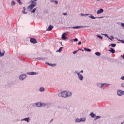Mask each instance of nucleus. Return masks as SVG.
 <instances>
[{
	"instance_id": "1",
	"label": "nucleus",
	"mask_w": 124,
	"mask_h": 124,
	"mask_svg": "<svg viewBox=\"0 0 124 124\" xmlns=\"http://www.w3.org/2000/svg\"><path fill=\"white\" fill-rule=\"evenodd\" d=\"M72 93L70 92L63 91L62 92V96L63 98H67L71 96Z\"/></svg>"
},
{
	"instance_id": "2",
	"label": "nucleus",
	"mask_w": 124,
	"mask_h": 124,
	"mask_svg": "<svg viewBox=\"0 0 124 124\" xmlns=\"http://www.w3.org/2000/svg\"><path fill=\"white\" fill-rule=\"evenodd\" d=\"M117 94L118 95L121 96L122 95L124 94V91L120 90L117 91Z\"/></svg>"
},
{
	"instance_id": "3",
	"label": "nucleus",
	"mask_w": 124,
	"mask_h": 124,
	"mask_svg": "<svg viewBox=\"0 0 124 124\" xmlns=\"http://www.w3.org/2000/svg\"><path fill=\"white\" fill-rule=\"evenodd\" d=\"M36 6V3H32L29 5V6L28 7V8L30 10H32L35 6Z\"/></svg>"
},
{
	"instance_id": "4",
	"label": "nucleus",
	"mask_w": 124,
	"mask_h": 124,
	"mask_svg": "<svg viewBox=\"0 0 124 124\" xmlns=\"http://www.w3.org/2000/svg\"><path fill=\"white\" fill-rule=\"evenodd\" d=\"M30 42L32 44H36L37 43L36 40L34 38H31Z\"/></svg>"
},
{
	"instance_id": "5",
	"label": "nucleus",
	"mask_w": 124,
	"mask_h": 124,
	"mask_svg": "<svg viewBox=\"0 0 124 124\" xmlns=\"http://www.w3.org/2000/svg\"><path fill=\"white\" fill-rule=\"evenodd\" d=\"M67 33L66 32L63 33L62 35V40H65L66 39V37L65 36L66 35Z\"/></svg>"
},
{
	"instance_id": "6",
	"label": "nucleus",
	"mask_w": 124,
	"mask_h": 124,
	"mask_svg": "<svg viewBox=\"0 0 124 124\" xmlns=\"http://www.w3.org/2000/svg\"><path fill=\"white\" fill-rule=\"evenodd\" d=\"M77 74H78V77L79 79L80 80H82L83 78L82 75L81 74H80L79 73H78Z\"/></svg>"
},
{
	"instance_id": "7",
	"label": "nucleus",
	"mask_w": 124,
	"mask_h": 124,
	"mask_svg": "<svg viewBox=\"0 0 124 124\" xmlns=\"http://www.w3.org/2000/svg\"><path fill=\"white\" fill-rule=\"evenodd\" d=\"M26 75H21L19 76V79L20 80H23L26 78Z\"/></svg>"
},
{
	"instance_id": "8",
	"label": "nucleus",
	"mask_w": 124,
	"mask_h": 124,
	"mask_svg": "<svg viewBox=\"0 0 124 124\" xmlns=\"http://www.w3.org/2000/svg\"><path fill=\"white\" fill-rule=\"evenodd\" d=\"M104 12V10L103 9H100L97 11V15L103 13Z\"/></svg>"
},
{
	"instance_id": "9",
	"label": "nucleus",
	"mask_w": 124,
	"mask_h": 124,
	"mask_svg": "<svg viewBox=\"0 0 124 124\" xmlns=\"http://www.w3.org/2000/svg\"><path fill=\"white\" fill-rule=\"evenodd\" d=\"M29 75H38V73L34 72H31L29 73Z\"/></svg>"
},
{
	"instance_id": "10",
	"label": "nucleus",
	"mask_w": 124,
	"mask_h": 124,
	"mask_svg": "<svg viewBox=\"0 0 124 124\" xmlns=\"http://www.w3.org/2000/svg\"><path fill=\"white\" fill-rule=\"evenodd\" d=\"M53 28V26L51 25H49L46 31H51L52 29Z\"/></svg>"
},
{
	"instance_id": "11",
	"label": "nucleus",
	"mask_w": 124,
	"mask_h": 124,
	"mask_svg": "<svg viewBox=\"0 0 124 124\" xmlns=\"http://www.w3.org/2000/svg\"><path fill=\"white\" fill-rule=\"evenodd\" d=\"M35 105L37 107H42V103H40V102H38V103H36Z\"/></svg>"
},
{
	"instance_id": "12",
	"label": "nucleus",
	"mask_w": 124,
	"mask_h": 124,
	"mask_svg": "<svg viewBox=\"0 0 124 124\" xmlns=\"http://www.w3.org/2000/svg\"><path fill=\"white\" fill-rule=\"evenodd\" d=\"M110 53H112V54H114L115 53V50L112 48H110L109 51Z\"/></svg>"
},
{
	"instance_id": "13",
	"label": "nucleus",
	"mask_w": 124,
	"mask_h": 124,
	"mask_svg": "<svg viewBox=\"0 0 124 124\" xmlns=\"http://www.w3.org/2000/svg\"><path fill=\"white\" fill-rule=\"evenodd\" d=\"M85 26H76V27H72L73 29H79V28H83V27H85Z\"/></svg>"
},
{
	"instance_id": "14",
	"label": "nucleus",
	"mask_w": 124,
	"mask_h": 124,
	"mask_svg": "<svg viewBox=\"0 0 124 124\" xmlns=\"http://www.w3.org/2000/svg\"><path fill=\"white\" fill-rule=\"evenodd\" d=\"M90 115L92 118H95L96 117L95 114H94L93 112H91Z\"/></svg>"
},
{
	"instance_id": "15",
	"label": "nucleus",
	"mask_w": 124,
	"mask_h": 124,
	"mask_svg": "<svg viewBox=\"0 0 124 124\" xmlns=\"http://www.w3.org/2000/svg\"><path fill=\"white\" fill-rule=\"evenodd\" d=\"M116 45L115 44H110L109 45V47L111 46L112 47H115L116 46Z\"/></svg>"
},
{
	"instance_id": "16",
	"label": "nucleus",
	"mask_w": 124,
	"mask_h": 124,
	"mask_svg": "<svg viewBox=\"0 0 124 124\" xmlns=\"http://www.w3.org/2000/svg\"><path fill=\"white\" fill-rule=\"evenodd\" d=\"M5 52H4V50H3V52L2 53H1V51L0 50V57H2L3 56V55H4V53Z\"/></svg>"
},
{
	"instance_id": "17",
	"label": "nucleus",
	"mask_w": 124,
	"mask_h": 124,
	"mask_svg": "<svg viewBox=\"0 0 124 124\" xmlns=\"http://www.w3.org/2000/svg\"><path fill=\"white\" fill-rule=\"evenodd\" d=\"M84 50L86 51L90 52H91L92 51L91 49L87 48H85Z\"/></svg>"
},
{
	"instance_id": "18",
	"label": "nucleus",
	"mask_w": 124,
	"mask_h": 124,
	"mask_svg": "<svg viewBox=\"0 0 124 124\" xmlns=\"http://www.w3.org/2000/svg\"><path fill=\"white\" fill-rule=\"evenodd\" d=\"M95 54L97 56H100L101 55V53L99 52H95Z\"/></svg>"
},
{
	"instance_id": "19",
	"label": "nucleus",
	"mask_w": 124,
	"mask_h": 124,
	"mask_svg": "<svg viewBox=\"0 0 124 124\" xmlns=\"http://www.w3.org/2000/svg\"><path fill=\"white\" fill-rule=\"evenodd\" d=\"M24 121H27L28 123H29V118H26L23 119Z\"/></svg>"
},
{
	"instance_id": "20",
	"label": "nucleus",
	"mask_w": 124,
	"mask_h": 124,
	"mask_svg": "<svg viewBox=\"0 0 124 124\" xmlns=\"http://www.w3.org/2000/svg\"><path fill=\"white\" fill-rule=\"evenodd\" d=\"M44 90H45V89L43 87H41L40 88V91L41 92H44Z\"/></svg>"
},
{
	"instance_id": "21",
	"label": "nucleus",
	"mask_w": 124,
	"mask_h": 124,
	"mask_svg": "<svg viewBox=\"0 0 124 124\" xmlns=\"http://www.w3.org/2000/svg\"><path fill=\"white\" fill-rule=\"evenodd\" d=\"M81 118L80 119H77L76 120V122H81Z\"/></svg>"
},
{
	"instance_id": "22",
	"label": "nucleus",
	"mask_w": 124,
	"mask_h": 124,
	"mask_svg": "<svg viewBox=\"0 0 124 124\" xmlns=\"http://www.w3.org/2000/svg\"><path fill=\"white\" fill-rule=\"evenodd\" d=\"M38 0H31V3L32 4H34V3H36V1H37Z\"/></svg>"
},
{
	"instance_id": "23",
	"label": "nucleus",
	"mask_w": 124,
	"mask_h": 124,
	"mask_svg": "<svg viewBox=\"0 0 124 124\" xmlns=\"http://www.w3.org/2000/svg\"><path fill=\"white\" fill-rule=\"evenodd\" d=\"M36 8H34L33 9V10H32V11H31V13H34L36 11Z\"/></svg>"
},
{
	"instance_id": "24",
	"label": "nucleus",
	"mask_w": 124,
	"mask_h": 124,
	"mask_svg": "<svg viewBox=\"0 0 124 124\" xmlns=\"http://www.w3.org/2000/svg\"><path fill=\"white\" fill-rule=\"evenodd\" d=\"M62 47H61L58 50H57V52H61L62 50Z\"/></svg>"
},
{
	"instance_id": "25",
	"label": "nucleus",
	"mask_w": 124,
	"mask_h": 124,
	"mask_svg": "<svg viewBox=\"0 0 124 124\" xmlns=\"http://www.w3.org/2000/svg\"><path fill=\"white\" fill-rule=\"evenodd\" d=\"M11 4L13 6L16 5V3H15V1H12Z\"/></svg>"
},
{
	"instance_id": "26",
	"label": "nucleus",
	"mask_w": 124,
	"mask_h": 124,
	"mask_svg": "<svg viewBox=\"0 0 124 124\" xmlns=\"http://www.w3.org/2000/svg\"><path fill=\"white\" fill-rule=\"evenodd\" d=\"M85 120H86L85 118H81V122H84V121H85Z\"/></svg>"
},
{
	"instance_id": "27",
	"label": "nucleus",
	"mask_w": 124,
	"mask_h": 124,
	"mask_svg": "<svg viewBox=\"0 0 124 124\" xmlns=\"http://www.w3.org/2000/svg\"><path fill=\"white\" fill-rule=\"evenodd\" d=\"M25 8L24 7V10H23V11H22V13H23V14H24V15L27 14V12H25Z\"/></svg>"
},
{
	"instance_id": "28",
	"label": "nucleus",
	"mask_w": 124,
	"mask_h": 124,
	"mask_svg": "<svg viewBox=\"0 0 124 124\" xmlns=\"http://www.w3.org/2000/svg\"><path fill=\"white\" fill-rule=\"evenodd\" d=\"M90 18H91L92 19H95V17L94 16H92V15L90 16Z\"/></svg>"
},
{
	"instance_id": "29",
	"label": "nucleus",
	"mask_w": 124,
	"mask_h": 124,
	"mask_svg": "<svg viewBox=\"0 0 124 124\" xmlns=\"http://www.w3.org/2000/svg\"><path fill=\"white\" fill-rule=\"evenodd\" d=\"M18 3L20 5H22V2H21V0H16Z\"/></svg>"
},
{
	"instance_id": "30",
	"label": "nucleus",
	"mask_w": 124,
	"mask_h": 124,
	"mask_svg": "<svg viewBox=\"0 0 124 124\" xmlns=\"http://www.w3.org/2000/svg\"><path fill=\"white\" fill-rule=\"evenodd\" d=\"M98 37L100 39H103V37L100 35H97Z\"/></svg>"
},
{
	"instance_id": "31",
	"label": "nucleus",
	"mask_w": 124,
	"mask_h": 124,
	"mask_svg": "<svg viewBox=\"0 0 124 124\" xmlns=\"http://www.w3.org/2000/svg\"><path fill=\"white\" fill-rule=\"evenodd\" d=\"M119 41H120L121 43L124 44V40H119Z\"/></svg>"
},
{
	"instance_id": "32",
	"label": "nucleus",
	"mask_w": 124,
	"mask_h": 124,
	"mask_svg": "<svg viewBox=\"0 0 124 124\" xmlns=\"http://www.w3.org/2000/svg\"><path fill=\"white\" fill-rule=\"evenodd\" d=\"M78 50H76L73 52V54H75L78 52Z\"/></svg>"
},
{
	"instance_id": "33",
	"label": "nucleus",
	"mask_w": 124,
	"mask_h": 124,
	"mask_svg": "<svg viewBox=\"0 0 124 124\" xmlns=\"http://www.w3.org/2000/svg\"><path fill=\"white\" fill-rule=\"evenodd\" d=\"M100 118V116H97L96 117V118H95V120H97V119H99V118Z\"/></svg>"
},
{
	"instance_id": "34",
	"label": "nucleus",
	"mask_w": 124,
	"mask_h": 124,
	"mask_svg": "<svg viewBox=\"0 0 124 124\" xmlns=\"http://www.w3.org/2000/svg\"><path fill=\"white\" fill-rule=\"evenodd\" d=\"M81 16H88V14H86V15H83V14H80Z\"/></svg>"
},
{
	"instance_id": "35",
	"label": "nucleus",
	"mask_w": 124,
	"mask_h": 124,
	"mask_svg": "<svg viewBox=\"0 0 124 124\" xmlns=\"http://www.w3.org/2000/svg\"><path fill=\"white\" fill-rule=\"evenodd\" d=\"M73 41H74L75 42H77V41H78V39L77 38H75V39H73Z\"/></svg>"
},
{
	"instance_id": "36",
	"label": "nucleus",
	"mask_w": 124,
	"mask_h": 124,
	"mask_svg": "<svg viewBox=\"0 0 124 124\" xmlns=\"http://www.w3.org/2000/svg\"><path fill=\"white\" fill-rule=\"evenodd\" d=\"M53 1L55 2L56 4H58V1H57V0H53Z\"/></svg>"
},
{
	"instance_id": "37",
	"label": "nucleus",
	"mask_w": 124,
	"mask_h": 124,
	"mask_svg": "<svg viewBox=\"0 0 124 124\" xmlns=\"http://www.w3.org/2000/svg\"><path fill=\"white\" fill-rule=\"evenodd\" d=\"M45 106H46V104H45V103H42V107H45Z\"/></svg>"
},
{
	"instance_id": "38",
	"label": "nucleus",
	"mask_w": 124,
	"mask_h": 124,
	"mask_svg": "<svg viewBox=\"0 0 124 124\" xmlns=\"http://www.w3.org/2000/svg\"><path fill=\"white\" fill-rule=\"evenodd\" d=\"M48 65L49 66H54V65H53L52 64H50L49 63H47Z\"/></svg>"
},
{
	"instance_id": "39",
	"label": "nucleus",
	"mask_w": 124,
	"mask_h": 124,
	"mask_svg": "<svg viewBox=\"0 0 124 124\" xmlns=\"http://www.w3.org/2000/svg\"><path fill=\"white\" fill-rule=\"evenodd\" d=\"M121 26H122L123 27H124V23H121Z\"/></svg>"
},
{
	"instance_id": "40",
	"label": "nucleus",
	"mask_w": 124,
	"mask_h": 124,
	"mask_svg": "<svg viewBox=\"0 0 124 124\" xmlns=\"http://www.w3.org/2000/svg\"><path fill=\"white\" fill-rule=\"evenodd\" d=\"M104 85H106L107 86H108L109 85V84H107V83H105V84H104Z\"/></svg>"
},
{
	"instance_id": "41",
	"label": "nucleus",
	"mask_w": 124,
	"mask_h": 124,
	"mask_svg": "<svg viewBox=\"0 0 124 124\" xmlns=\"http://www.w3.org/2000/svg\"><path fill=\"white\" fill-rule=\"evenodd\" d=\"M67 15V13H63V16H66Z\"/></svg>"
},
{
	"instance_id": "42",
	"label": "nucleus",
	"mask_w": 124,
	"mask_h": 124,
	"mask_svg": "<svg viewBox=\"0 0 124 124\" xmlns=\"http://www.w3.org/2000/svg\"><path fill=\"white\" fill-rule=\"evenodd\" d=\"M121 86H122V87H124V83H122L121 84Z\"/></svg>"
},
{
	"instance_id": "43",
	"label": "nucleus",
	"mask_w": 124,
	"mask_h": 124,
	"mask_svg": "<svg viewBox=\"0 0 124 124\" xmlns=\"http://www.w3.org/2000/svg\"><path fill=\"white\" fill-rule=\"evenodd\" d=\"M81 41H79V42H78V45H81Z\"/></svg>"
},
{
	"instance_id": "44",
	"label": "nucleus",
	"mask_w": 124,
	"mask_h": 124,
	"mask_svg": "<svg viewBox=\"0 0 124 124\" xmlns=\"http://www.w3.org/2000/svg\"><path fill=\"white\" fill-rule=\"evenodd\" d=\"M121 79L122 80H124V76H122V78H121Z\"/></svg>"
},
{
	"instance_id": "45",
	"label": "nucleus",
	"mask_w": 124,
	"mask_h": 124,
	"mask_svg": "<svg viewBox=\"0 0 124 124\" xmlns=\"http://www.w3.org/2000/svg\"><path fill=\"white\" fill-rule=\"evenodd\" d=\"M121 57L124 60V54L123 55H121Z\"/></svg>"
},
{
	"instance_id": "46",
	"label": "nucleus",
	"mask_w": 124,
	"mask_h": 124,
	"mask_svg": "<svg viewBox=\"0 0 124 124\" xmlns=\"http://www.w3.org/2000/svg\"><path fill=\"white\" fill-rule=\"evenodd\" d=\"M80 73H83V70L80 71Z\"/></svg>"
},
{
	"instance_id": "47",
	"label": "nucleus",
	"mask_w": 124,
	"mask_h": 124,
	"mask_svg": "<svg viewBox=\"0 0 124 124\" xmlns=\"http://www.w3.org/2000/svg\"><path fill=\"white\" fill-rule=\"evenodd\" d=\"M79 50H82V51H84L83 49H79L78 50V51Z\"/></svg>"
},
{
	"instance_id": "48",
	"label": "nucleus",
	"mask_w": 124,
	"mask_h": 124,
	"mask_svg": "<svg viewBox=\"0 0 124 124\" xmlns=\"http://www.w3.org/2000/svg\"><path fill=\"white\" fill-rule=\"evenodd\" d=\"M51 2H55V1H54V0H51Z\"/></svg>"
},
{
	"instance_id": "49",
	"label": "nucleus",
	"mask_w": 124,
	"mask_h": 124,
	"mask_svg": "<svg viewBox=\"0 0 124 124\" xmlns=\"http://www.w3.org/2000/svg\"><path fill=\"white\" fill-rule=\"evenodd\" d=\"M103 18V17H98V18Z\"/></svg>"
},
{
	"instance_id": "50",
	"label": "nucleus",
	"mask_w": 124,
	"mask_h": 124,
	"mask_svg": "<svg viewBox=\"0 0 124 124\" xmlns=\"http://www.w3.org/2000/svg\"><path fill=\"white\" fill-rule=\"evenodd\" d=\"M109 39L111 41H112V39H111V38H109Z\"/></svg>"
},
{
	"instance_id": "51",
	"label": "nucleus",
	"mask_w": 124,
	"mask_h": 124,
	"mask_svg": "<svg viewBox=\"0 0 124 124\" xmlns=\"http://www.w3.org/2000/svg\"><path fill=\"white\" fill-rule=\"evenodd\" d=\"M105 36H108V35H107V34H105Z\"/></svg>"
},
{
	"instance_id": "52",
	"label": "nucleus",
	"mask_w": 124,
	"mask_h": 124,
	"mask_svg": "<svg viewBox=\"0 0 124 124\" xmlns=\"http://www.w3.org/2000/svg\"><path fill=\"white\" fill-rule=\"evenodd\" d=\"M53 121V119H52L51 120V122H52Z\"/></svg>"
},
{
	"instance_id": "53",
	"label": "nucleus",
	"mask_w": 124,
	"mask_h": 124,
	"mask_svg": "<svg viewBox=\"0 0 124 124\" xmlns=\"http://www.w3.org/2000/svg\"><path fill=\"white\" fill-rule=\"evenodd\" d=\"M121 124H123V123H122Z\"/></svg>"
},
{
	"instance_id": "54",
	"label": "nucleus",
	"mask_w": 124,
	"mask_h": 124,
	"mask_svg": "<svg viewBox=\"0 0 124 124\" xmlns=\"http://www.w3.org/2000/svg\"><path fill=\"white\" fill-rule=\"evenodd\" d=\"M97 1H99V0H97Z\"/></svg>"
}]
</instances>
